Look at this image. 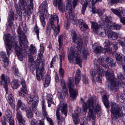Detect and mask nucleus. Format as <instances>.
<instances>
[{
  "mask_svg": "<svg viewBox=\"0 0 125 125\" xmlns=\"http://www.w3.org/2000/svg\"><path fill=\"white\" fill-rule=\"evenodd\" d=\"M17 32L20 40V47H18L16 42H12L10 40V36L9 34H6L4 36V39L6 45V48L7 54L9 56L11 53L12 50L11 45L15 48L16 54L20 61L23 60V57L24 56L25 54L23 52H25V50L27 46V41L26 40V37L24 33L21 30L20 26H19L17 30Z\"/></svg>",
  "mask_w": 125,
  "mask_h": 125,
  "instance_id": "f257e3e1",
  "label": "nucleus"
},
{
  "mask_svg": "<svg viewBox=\"0 0 125 125\" xmlns=\"http://www.w3.org/2000/svg\"><path fill=\"white\" fill-rule=\"evenodd\" d=\"M104 62L103 57H100L98 59L97 62L101 65L103 67L96 65L95 66V69H96L97 72L93 71L91 73L93 79L94 80H96L98 83L101 82L100 77L104 75L107 79L109 80L114 78L113 71H110L108 65L105 63Z\"/></svg>",
  "mask_w": 125,
  "mask_h": 125,
  "instance_id": "f03ea898",
  "label": "nucleus"
},
{
  "mask_svg": "<svg viewBox=\"0 0 125 125\" xmlns=\"http://www.w3.org/2000/svg\"><path fill=\"white\" fill-rule=\"evenodd\" d=\"M71 36L73 41L74 42L75 51L73 48H71L70 52L68 55V58L73 63L79 64L81 63L82 60L78 55L81 53L83 49L82 40L81 38H77L76 34L74 31H72Z\"/></svg>",
  "mask_w": 125,
  "mask_h": 125,
  "instance_id": "7ed1b4c3",
  "label": "nucleus"
},
{
  "mask_svg": "<svg viewBox=\"0 0 125 125\" xmlns=\"http://www.w3.org/2000/svg\"><path fill=\"white\" fill-rule=\"evenodd\" d=\"M95 103L92 98H89L87 101V103H84L82 105L83 111L85 114L87 112L88 107L89 111L87 116V120L90 121L91 118L94 120L96 116V113L99 112L101 110V107L99 105H97L95 107Z\"/></svg>",
  "mask_w": 125,
  "mask_h": 125,
  "instance_id": "20e7f679",
  "label": "nucleus"
},
{
  "mask_svg": "<svg viewBox=\"0 0 125 125\" xmlns=\"http://www.w3.org/2000/svg\"><path fill=\"white\" fill-rule=\"evenodd\" d=\"M114 78L110 79V80L107 79V81H109L111 83L110 88L111 90H112L116 91L119 88V86L124 88L125 87V83L122 81V80L125 78L124 75L121 73H119L117 74V79H116L115 77L114 72Z\"/></svg>",
  "mask_w": 125,
  "mask_h": 125,
  "instance_id": "39448f33",
  "label": "nucleus"
},
{
  "mask_svg": "<svg viewBox=\"0 0 125 125\" xmlns=\"http://www.w3.org/2000/svg\"><path fill=\"white\" fill-rule=\"evenodd\" d=\"M111 106L110 110L112 118L113 120L117 121L119 117L123 115L121 110V108H123V106L121 105V104L120 106L115 103H111Z\"/></svg>",
  "mask_w": 125,
  "mask_h": 125,
  "instance_id": "423d86ee",
  "label": "nucleus"
},
{
  "mask_svg": "<svg viewBox=\"0 0 125 125\" xmlns=\"http://www.w3.org/2000/svg\"><path fill=\"white\" fill-rule=\"evenodd\" d=\"M37 60L35 62L29 63L30 65V71L32 72L35 70V67H36V74L37 79L39 81H40L42 79V77L45 74V71L43 68V69L44 73H43L42 69H41V66H39V68L37 66V65H39V64L41 63V61L39 62H36Z\"/></svg>",
  "mask_w": 125,
  "mask_h": 125,
  "instance_id": "0eeeda50",
  "label": "nucleus"
},
{
  "mask_svg": "<svg viewBox=\"0 0 125 125\" xmlns=\"http://www.w3.org/2000/svg\"><path fill=\"white\" fill-rule=\"evenodd\" d=\"M61 111L62 115L64 114L65 116L67 115V105L65 103H64L63 101H61L60 104L59 108L57 109L56 111V115L58 125H62V121L64 120V118H62L60 115L59 110Z\"/></svg>",
  "mask_w": 125,
  "mask_h": 125,
  "instance_id": "6e6552de",
  "label": "nucleus"
},
{
  "mask_svg": "<svg viewBox=\"0 0 125 125\" xmlns=\"http://www.w3.org/2000/svg\"><path fill=\"white\" fill-rule=\"evenodd\" d=\"M48 5L47 2L45 1H43L41 4L40 8V11L39 13L41 12L42 14L40 15V18L41 21L42 26L44 27L45 25V18L44 15L45 16L48 15Z\"/></svg>",
  "mask_w": 125,
  "mask_h": 125,
  "instance_id": "1a4fd4ad",
  "label": "nucleus"
},
{
  "mask_svg": "<svg viewBox=\"0 0 125 125\" xmlns=\"http://www.w3.org/2000/svg\"><path fill=\"white\" fill-rule=\"evenodd\" d=\"M91 22L92 24V27L93 28V31L94 32V33L95 34H97L98 35L104 37L107 31L105 29L102 31V29L100 28V26L97 23L92 22Z\"/></svg>",
  "mask_w": 125,
  "mask_h": 125,
  "instance_id": "9d476101",
  "label": "nucleus"
},
{
  "mask_svg": "<svg viewBox=\"0 0 125 125\" xmlns=\"http://www.w3.org/2000/svg\"><path fill=\"white\" fill-rule=\"evenodd\" d=\"M72 5L70 4L67 5L65 14L68 19H70L71 21L73 24H77V19L73 16L72 13Z\"/></svg>",
  "mask_w": 125,
  "mask_h": 125,
  "instance_id": "9b49d317",
  "label": "nucleus"
},
{
  "mask_svg": "<svg viewBox=\"0 0 125 125\" xmlns=\"http://www.w3.org/2000/svg\"><path fill=\"white\" fill-rule=\"evenodd\" d=\"M40 52L38 55V57L37 59L36 62H39L41 61V63L39 64V65H37L39 68V66H41V69L43 73H44V71L43 69V63L44 61V58L42 55L44 51V47L43 45V44H41L40 45Z\"/></svg>",
  "mask_w": 125,
  "mask_h": 125,
  "instance_id": "f8f14e48",
  "label": "nucleus"
},
{
  "mask_svg": "<svg viewBox=\"0 0 125 125\" xmlns=\"http://www.w3.org/2000/svg\"><path fill=\"white\" fill-rule=\"evenodd\" d=\"M101 0H82V7L81 10L82 14L84 15V12L86 10L87 6L89 3L93 6L94 4L98 1H101Z\"/></svg>",
  "mask_w": 125,
  "mask_h": 125,
  "instance_id": "ddd939ff",
  "label": "nucleus"
},
{
  "mask_svg": "<svg viewBox=\"0 0 125 125\" xmlns=\"http://www.w3.org/2000/svg\"><path fill=\"white\" fill-rule=\"evenodd\" d=\"M68 87L69 88L70 97L73 99L75 98L77 95V91L73 89L74 86V83L73 80H69L68 83Z\"/></svg>",
  "mask_w": 125,
  "mask_h": 125,
  "instance_id": "4468645a",
  "label": "nucleus"
},
{
  "mask_svg": "<svg viewBox=\"0 0 125 125\" xmlns=\"http://www.w3.org/2000/svg\"><path fill=\"white\" fill-rule=\"evenodd\" d=\"M10 80L9 77L4 74H2L0 78V85H3L4 87L6 90L7 91L8 89L7 83L9 82Z\"/></svg>",
  "mask_w": 125,
  "mask_h": 125,
  "instance_id": "2eb2a0df",
  "label": "nucleus"
},
{
  "mask_svg": "<svg viewBox=\"0 0 125 125\" xmlns=\"http://www.w3.org/2000/svg\"><path fill=\"white\" fill-rule=\"evenodd\" d=\"M5 119L9 121L10 125H14V122L12 118V114L10 110L8 109L5 112Z\"/></svg>",
  "mask_w": 125,
  "mask_h": 125,
  "instance_id": "dca6fc26",
  "label": "nucleus"
},
{
  "mask_svg": "<svg viewBox=\"0 0 125 125\" xmlns=\"http://www.w3.org/2000/svg\"><path fill=\"white\" fill-rule=\"evenodd\" d=\"M21 84L22 87L21 90L19 92V95L20 96L23 97L27 93L25 81L24 80H23L21 82Z\"/></svg>",
  "mask_w": 125,
  "mask_h": 125,
  "instance_id": "f3484780",
  "label": "nucleus"
},
{
  "mask_svg": "<svg viewBox=\"0 0 125 125\" xmlns=\"http://www.w3.org/2000/svg\"><path fill=\"white\" fill-rule=\"evenodd\" d=\"M9 16L8 19L9 25L10 26H11L13 22V20H14V18L15 17L16 19L17 18V16L16 14H14L12 10H10L9 13Z\"/></svg>",
  "mask_w": 125,
  "mask_h": 125,
  "instance_id": "a211bd4d",
  "label": "nucleus"
},
{
  "mask_svg": "<svg viewBox=\"0 0 125 125\" xmlns=\"http://www.w3.org/2000/svg\"><path fill=\"white\" fill-rule=\"evenodd\" d=\"M48 15L49 17H50V18H49L50 20L49 22L52 28L53 27L55 26L53 23V22L55 21L56 19L57 20V23H58L59 22V20L58 17L57 16L55 15Z\"/></svg>",
  "mask_w": 125,
  "mask_h": 125,
  "instance_id": "6ab92c4d",
  "label": "nucleus"
},
{
  "mask_svg": "<svg viewBox=\"0 0 125 125\" xmlns=\"http://www.w3.org/2000/svg\"><path fill=\"white\" fill-rule=\"evenodd\" d=\"M108 38L111 40H115L117 39L118 36L116 33L109 30L107 31Z\"/></svg>",
  "mask_w": 125,
  "mask_h": 125,
  "instance_id": "aec40b11",
  "label": "nucleus"
},
{
  "mask_svg": "<svg viewBox=\"0 0 125 125\" xmlns=\"http://www.w3.org/2000/svg\"><path fill=\"white\" fill-rule=\"evenodd\" d=\"M60 58V67L59 71V73L60 76L63 77L64 76V70L62 68V59H64L65 57L64 55H62L61 54L59 55Z\"/></svg>",
  "mask_w": 125,
  "mask_h": 125,
  "instance_id": "412c9836",
  "label": "nucleus"
},
{
  "mask_svg": "<svg viewBox=\"0 0 125 125\" xmlns=\"http://www.w3.org/2000/svg\"><path fill=\"white\" fill-rule=\"evenodd\" d=\"M81 76L80 71L79 69H78L77 71L75 77V83L77 86H78L80 81Z\"/></svg>",
  "mask_w": 125,
  "mask_h": 125,
  "instance_id": "4be33fe9",
  "label": "nucleus"
},
{
  "mask_svg": "<svg viewBox=\"0 0 125 125\" xmlns=\"http://www.w3.org/2000/svg\"><path fill=\"white\" fill-rule=\"evenodd\" d=\"M78 23L79 25V27L82 31H85L84 28L88 29V26L82 20L80 19L78 21Z\"/></svg>",
  "mask_w": 125,
  "mask_h": 125,
  "instance_id": "5701e85b",
  "label": "nucleus"
},
{
  "mask_svg": "<svg viewBox=\"0 0 125 125\" xmlns=\"http://www.w3.org/2000/svg\"><path fill=\"white\" fill-rule=\"evenodd\" d=\"M38 98L37 96L31 95L29 97H28L27 101L28 104H31L32 103H35V101L36 100H37L38 102Z\"/></svg>",
  "mask_w": 125,
  "mask_h": 125,
  "instance_id": "b1692460",
  "label": "nucleus"
},
{
  "mask_svg": "<svg viewBox=\"0 0 125 125\" xmlns=\"http://www.w3.org/2000/svg\"><path fill=\"white\" fill-rule=\"evenodd\" d=\"M32 1V0H30V3L31 4V6H28L27 5V7H25V9H21V7L20 6V9L21 10H25V9L27 8V10H26L27 12V15H29L31 13V9H32V10L33 9V5H31V3Z\"/></svg>",
  "mask_w": 125,
  "mask_h": 125,
  "instance_id": "393cba45",
  "label": "nucleus"
},
{
  "mask_svg": "<svg viewBox=\"0 0 125 125\" xmlns=\"http://www.w3.org/2000/svg\"><path fill=\"white\" fill-rule=\"evenodd\" d=\"M7 99L11 107L14 109L15 107V104L13 103L12 94H9L8 96Z\"/></svg>",
  "mask_w": 125,
  "mask_h": 125,
  "instance_id": "a878e982",
  "label": "nucleus"
},
{
  "mask_svg": "<svg viewBox=\"0 0 125 125\" xmlns=\"http://www.w3.org/2000/svg\"><path fill=\"white\" fill-rule=\"evenodd\" d=\"M17 108H21V109L23 111H24L25 110V105L20 100H18L17 101Z\"/></svg>",
  "mask_w": 125,
  "mask_h": 125,
  "instance_id": "bb28decb",
  "label": "nucleus"
},
{
  "mask_svg": "<svg viewBox=\"0 0 125 125\" xmlns=\"http://www.w3.org/2000/svg\"><path fill=\"white\" fill-rule=\"evenodd\" d=\"M26 116L28 118H31L33 117V114L30 108H27L26 110Z\"/></svg>",
  "mask_w": 125,
  "mask_h": 125,
  "instance_id": "cd10ccee",
  "label": "nucleus"
},
{
  "mask_svg": "<svg viewBox=\"0 0 125 125\" xmlns=\"http://www.w3.org/2000/svg\"><path fill=\"white\" fill-rule=\"evenodd\" d=\"M58 8L60 10L63 12L64 10V5L62 3V0H59Z\"/></svg>",
  "mask_w": 125,
  "mask_h": 125,
  "instance_id": "c85d7f7f",
  "label": "nucleus"
},
{
  "mask_svg": "<svg viewBox=\"0 0 125 125\" xmlns=\"http://www.w3.org/2000/svg\"><path fill=\"white\" fill-rule=\"evenodd\" d=\"M102 99L105 106L106 108H108L109 106V103L106 96L105 95H104Z\"/></svg>",
  "mask_w": 125,
  "mask_h": 125,
  "instance_id": "c756f323",
  "label": "nucleus"
},
{
  "mask_svg": "<svg viewBox=\"0 0 125 125\" xmlns=\"http://www.w3.org/2000/svg\"><path fill=\"white\" fill-rule=\"evenodd\" d=\"M21 3L20 6L21 9H24L25 7H27V0H19Z\"/></svg>",
  "mask_w": 125,
  "mask_h": 125,
  "instance_id": "7c9ffc66",
  "label": "nucleus"
},
{
  "mask_svg": "<svg viewBox=\"0 0 125 125\" xmlns=\"http://www.w3.org/2000/svg\"><path fill=\"white\" fill-rule=\"evenodd\" d=\"M51 79V76L50 75H47L46 76L45 84V86L47 87L49 85Z\"/></svg>",
  "mask_w": 125,
  "mask_h": 125,
  "instance_id": "2f4dec72",
  "label": "nucleus"
},
{
  "mask_svg": "<svg viewBox=\"0 0 125 125\" xmlns=\"http://www.w3.org/2000/svg\"><path fill=\"white\" fill-rule=\"evenodd\" d=\"M53 97L52 95L49 94L48 95L47 99L48 100V106L49 107L51 106V104L53 103L52 101Z\"/></svg>",
  "mask_w": 125,
  "mask_h": 125,
  "instance_id": "473e14b6",
  "label": "nucleus"
},
{
  "mask_svg": "<svg viewBox=\"0 0 125 125\" xmlns=\"http://www.w3.org/2000/svg\"><path fill=\"white\" fill-rule=\"evenodd\" d=\"M111 10L113 13L116 15L119 18L120 17L121 15L120 13V12H121V11L119 10L118 9L117 10L113 8L111 9Z\"/></svg>",
  "mask_w": 125,
  "mask_h": 125,
  "instance_id": "72a5a7b5",
  "label": "nucleus"
},
{
  "mask_svg": "<svg viewBox=\"0 0 125 125\" xmlns=\"http://www.w3.org/2000/svg\"><path fill=\"white\" fill-rule=\"evenodd\" d=\"M101 19L103 21H104L107 22H108L111 21V17L108 16L106 15H104L102 17Z\"/></svg>",
  "mask_w": 125,
  "mask_h": 125,
  "instance_id": "f704fd0d",
  "label": "nucleus"
},
{
  "mask_svg": "<svg viewBox=\"0 0 125 125\" xmlns=\"http://www.w3.org/2000/svg\"><path fill=\"white\" fill-rule=\"evenodd\" d=\"M104 51V49L101 46L96 47L94 49V51L96 53H100L102 52H103Z\"/></svg>",
  "mask_w": 125,
  "mask_h": 125,
  "instance_id": "c9c22d12",
  "label": "nucleus"
},
{
  "mask_svg": "<svg viewBox=\"0 0 125 125\" xmlns=\"http://www.w3.org/2000/svg\"><path fill=\"white\" fill-rule=\"evenodd\" d=\"M58 41L59 47H61L62 45L63 41V36L62 35H61L59 36Z\"/></svg>",
  "mask_w": 125,
  "mask_h": 125,
  "instance_id": "e433bc0d",
  "label": "nucleus"
},
{
  "mask_svg": "<svg viewBox=\"0 0 125 125\" xmlns=\"http://www.w3.org/2000/svg\"><path fill=\"white\" fill-rule=\"evenodd\" d=\"M73 122L74 124L76 125L77 124L79 121V119L77 116V115H74V114H73Z\"/></svg>",
  "mask_w": 125,
  "mask_h": 125,
  "instance_id": "4c0bfd02",
  "label": "nucleus"
},
{
  "mask_svg": "<svg viewBox=\"0 0 125 125\" xmlns=\"http://www.w3.org/2000/svg\"><path fill=\"white\" fill-rule=\"evenodd\" d=\"M13 71L14 75L15 76H18L19 75V73L18 69L17 67L15 66L13 67Z\"/></svg>",
  "mask_w": 125,
  "mask_h": 125,
  "instance_id": "58836bf2",
  "label": "nucleus"
},
{
  "mask_svg": "<svg viewBox=\"0 0 125 125\" xmlns=\"http://www.w3.org/2000/svg\"><path fill=\"white\" fill-rule=\"evenodd\" d=\"M45 107L43 103L42 105V114L45 117H47L48 116V115L45 109Z\"/></svg>",
  "mask_w": 125,
  "mask_h": 125,
  "instance_id": "ea45409f",
  "label": "nucleus"
},
{
  "mask_svg": "<svg viewBox=\"0 0 125 125\" xmlns=\"http://www.w3.org/2000/svg\"><path fill=\"white\" fill-rule=\"evenodd\" d=\"M17 114L16 117L17 119H18L22 118V115L21 112L19 110L18 108H17Z\"/></svg>",
  "mask_w": 125,
  "mask_h": 125,
  "instance_id": "a19ab883",
  "label": "nucleus"
},
{
  "mask_svg": "<svg viewBox=\"0 0 125 125\" xmlns=\"http://www.w3.org/2000/svg\"><path fill=\"white\" fill-rule=\"evenodd\" d=\"M53 30L54 31V33L56 35L58 34L60 32V29L59 26L58 25L57 28L56 26H54V27H53L52 28Z\"/></svg>",
  "mask_w": 125,
  "mask_h": 125,
  "instance_id": "79ce46f5",
  "label": "nucleus"
},
{
  "mask_svg": "<svg viewBox=\"0 0 125 125\" xmlns=\"http://www.w3.org/2000/svg\"><path fill=\"white\" fill-rule=\"evenodd\" d=\"M11 86L14 89H16L18 87L19 85L16 81H13L11 83Z\"/></svg>",
  "mask_w": 125,
  "mask_h": 125,
  "instance_id": "37998d69",
  "label": "nucleus"
},
{
  "mask_svg": "<svg viewBox=\"0 0 125 125\" xmlns=\"http://www.w3.org/2000/svg\"><path fill=\"white\" fill-rule=\"evenodd\" d=\"M81 109L79 107H77L75 110L74 115H77V116H79L81 114Z\"/></svg>",
  "mask_w": 125,
  "mask_h": 125,
  "instance_id": "c03bdc74",
  "label": "nucleus"
},
{
  "mask_svg": "<svg viewBox=\"0 0 125 125\" xmlns=\"http://www.w3.org/2000/svg\"><path fill=\"white\" fill-rule=\"evenodd\" d=\"M116 59L119 61H121L122 60V54L121 53H117L116 54Z\"/></svg>",
  "mask_w": 125,
  "mask_h": 125,
  "instance_id": "a18cd8bd",
  "label": "nucleus"
},
{
  "mask_svg": "<svg viewBox=\"0 0 125 125\" xmlns=\"http://www.w3.org/2000/svg\"><path fill=\"white\" fill-rule=\"evenodd\" d=\"M38 101L36 100L35 101V103H33L32 105V110L33 112H35L36 110V106L38 103Z\"/></svg>",
  "mask_w": 125,
  "mask_h": 125,
  "instance_id": "49530a36",
  "label": "nucleus"
},
{
  "mask_svg": "<svg viewBox=\"0 0 125 125\" xmlns=\"http://www.w3.org/2000/svg\"><path fill=\"white\" fill-rule=\"evenodd\" d=\"M39 120H36V119L32 118L30 124L31 125H38V122Z\"/></svg>",
  "mask_w": 125,
  "mask_h": 125,
  "instance_id": "de8ad7c7",
  "label": "nucleus"
},
{
  "mask_svg": "<svg viewBox=\"0 0 125 125\" xmlns=\"http://www.w3.org/2000/svg\"><path fill=\"white\" fill-rule=\"evenodd\" d=\"M28 62L29 63H33L34 62V60L33 58V56L32 55L30 54H29L28 55Z\"/></svg>",
  "mask_w": 125,
  "mask_h": 125,
  "instance_id": "09e8293b",
  "label": "nucleus"
},
{
  "mask_svg": "<svg viewBox=\"0 0 125 125\" xmlns=\"http://www.w3.org/2000/svg\"><path fill=\"white\" fill-rule=\"evenodd\" d=\"M105 11V10L103 9L101 10L100 9H97L96 10V13L99 15L101 16L102 15Z\"/></svg>",
  "mask_w": 125,
  "mask_h": 125,
  "instance_id": "8fccbe9b",
  "label": "nucleus"
},
{
  "mask_svg": "<svg viewBox=\"0 0 125 125\" xmlns=\"http://www.w3.org/2000/svg\"><path fill=\"white\" fill-rule=\"evenodd\" d=\"M83 77V82L85 84H87L88 83L89 80L88 78L85 75L82 76Z\"/></svg>",
  "mask_w": 125,
  "mask_h": 125,
  "instance_id": "3c124183",
  "label": "nucleus"
},
{
  "mask_svg": "<svg viewBox=\"0 0 125 125\" xmlns=\"http://www.w3.org/2000/svg\"><path fill=\"white\" fill-rule=\"evenodd\" d=\"M80 0H82L81 2V3L82 4V0H73V1L72 4L74 8H75L77 5L78 2L80 1Z\"/></svg>",
  "mask_w": 125,
  "mask_h": 125,
  "instance_id": "603ef678",
  "label": "nucleus"
},
{
  "mask_svg": "<svg viewBox=\"0 0 125 125\" xmlns=\"http://www.w3.org/2000/svg\"><path fill=\"white\" fill-rule=\"evenodd\" d=\"M36 49L35 47H34L33 46L32 47H31L29 50V52H30L31 55L33 54L35 52Z\"/></svg>",
  "mask_w": 125,
  "mask_h": 125,
  "instance_id": "864d4df0",
  "label": "nucleus"
},
{
  "mask_svg": "<svg viewBox=\"0 0 125 125\" xmlns=\"http://www.w3.org/2000/svg\"><path fill=\"white\" fill-rule=\"evenodd\" d=\"M0 55L1 58H3V60H7L8 59V57L6 56V54L4 52H1L0 53Z\"/></svg>",
  "mask_w": 125,
  "mask_h": 125,
  "instance_id": "5fc2aeb1",
  "label": "nucleus"
},
{
  "mask_svg": "<svg viewBox=\"0 0 125 125\" xmlns=\"http://www.w3.org/2000/svg\"><path fill=\"white\" fill-rule=\"evenodd\" d=\"M108 22H106V27L107 28V29H106L107 31L109 30H110V28L111 27L112 25V22H111V21Z\"/></svg>",
  "mask_w": 125,
  "mask_h": 125,
  "instance_id": "6e6d98bb",
  "label": "nucleus"
},
{
  "mask_svg": "<svg viewBox=\"0 0 125 125\" xmlns=\"http://www.w3.org/2000/svg\"><path fill=\"white\" fill-rule=\"evenodd\" d=\"M34 30L35 32L37 34V37L38 39H39V31L38 27L37 26H35L34 28Z\"/></svg>",
  "mask_w": 125,
  "mask_h": 125,
  "instance_id": "4d7b16f0",
  "label": "nucleus"
},
{
  "mask_svg": "<svg viewBox=\"0 0 125 125\" xmlns=\"http://www.w3.org/2000/svg\"><path fill=\"white\" fill-rule=\"evenodd\" d=\"M18 120L19 122L20 125H24L25 121L22 118L18 119Z\"/></svg>",
  "mask_w": 125,
  "mask_h": 125,
  "instance_id": "13d9d810",
  "label": "nucleus"
},
{
  "mask_svg": "<svg viewBox=\"0 0 125 125\" xmlns=\"http://www.w3.org/2000/svg\"><path fill=\"white\" fill-rule=\"evenodd\" d=\"M15 6L17 13L18 15H19L20 16H21L22 14V12L21 11H20L19 9L18 8V6L17 4H15Z\"/></svg>",
  "mask_w": 125,
  "mask_h": 125,
  "instance_id": "bf43d9fd",
  "label": "nucleus"
},
{
  "mask_svg": "<svg viewBox=\"0 0 125 125\" xmlns=\"http://www.w3.org/2000/svg\"><path fill=\"white\" fill-rule=\"evenodd\" d=\"M111 44V42L108 39L105 40L104 43V44L105 45V46H109Z\"/></svg>",
  "mask_w": 125,
  "mask_h": 125,
  "instance_id": "052dcab7",
  "label": "nucleus"
},
{
  "mask_svg": "<svg viewBox=\"0 0 125 125\" xmlns=\"http://www.w3.org/2000/svg\"><path fill=\"white\" fill-rule=\"evenodd\" d=\"M120 20V21L123 25H125V17H122L121 15L120 17H119Z\"/></svg>",
  "mask_w": 125,
  "mask_h": 125,
  "instance_id": "680f3d73",
  "label": "nucleus"
},
{
  "mask_svg": "<svg viewBox=\"0 0 125 125\" xmlns=\"http://www.w3.org/2000/svg\"><path fill=\"white\" fill-rule=\"evenodd\" d=\"M3 64L4 66L5 67L8 66V59H7V60H3Z\"/></svg>",
  "mask_w": 125,
  "mask_h": 125,
  "instance_id": "e2e57ef3",
  "label": "nucleus"
},
{
  "mask_svg": "<svg viewBox=\"0 0 125 125\" xmlns=\"http://www.w3.org/2000/svg\"><path fill=\"white\" fill-rule=\"evenodd\" d=\"M114 28L117 30H119L121 28V26L118 24H115L113 26Z\"/></svg>",
  "mask_w": 125,
  "mask_h": 125,
  "instance_id": "0e129e2a",
  "label": "nucleus"
},
{
  "mask_svg": "<svg viewBox=\"0 0 125 125\" xmlns=\"http://www.w3.org/2000/svg\"><path fill=\"white\" fill-rule=\"evenodd\" d=\"M104 52H111L112 51V48L110 47H107L106 46H105L104 47Z\"/></svg>",
  "mask_w": 125,
  "mask_h": 125,
  "instance_id": "69168bd1",
  "label": "nucleus"
},
{
  "mask_svg": "<svg viewBox=\"0 0 125 125\" xmlns=\"http://www.w3.org/2000/svg\"><path fill=\"white\" fill-rule=\"evenodd\" d=\"M118 10L121 11L122 13L124 16H125V8L123 9L122 7L119 8Z\"/></svg>",
  "mask_w": 125,
  "mask_h": 125,
  "instance_id": "338daca9",
  "label": "nucleus"
},
{
  "mask_svg": "<svg viewBox=\"0 0 125 125\" xmlns=\"http://www.w3.org/2000/svg\"><path fill=\"white\" fill-rule=\"evenodd\" d=\"M46 118L47 121L49 122L50 125H54L53 123L50 118L48 117V116Z\"/></svg>",
  "mask_w": 125,
  "mask_h": 125,
  "instance_id": "774afa93",
  "label": "nucleus"
}]
</instances>
